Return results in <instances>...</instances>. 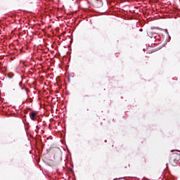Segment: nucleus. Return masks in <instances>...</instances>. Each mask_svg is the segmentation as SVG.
Masks as SVG:
<instances>
[{
    "instance_id": "obj_1",
    "label": "nucleus",
    "mask_w": 180,
    "mask_h": 180,
    "mask_svg": "<svg viewBox=\"0 0 180 180\" xmlns=\"http://www.w3.org/2000/svg\"><path fill=\"white\" fill-rule=\"evenodd\" d=\"M180 160V154H174V158L171 159V164L173 167H176L178 165V162Z\"/></svg>"
},
{
    "instance_id": "obj_2",
    "label": "nucleus",
    "mask_w": 180,
    "mask_h": 180,
    "mask_svg": "<svg viewBox=\"0 0 180 180\" xmlns=\"http://www.w3.org/2000/svg\"><path fill=\"white\" fill-rule=\"evenodd\" d=\"M37 113L35 112H32L30 113V117L31 119V120H36V116H37Z\"/></svg>"
}]
</instances>
